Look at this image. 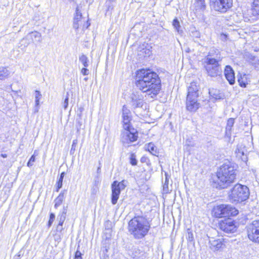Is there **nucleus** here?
Wrapping results in <instances>:
<instances>
[{
	"instance_id": "b1692460",
	"label": "nucleus",
	"mask_w": 259,
	"mask_h": 259,
	"mask_svg": "<svg viewBox=\"0 0 259 259\" xmlns=\"http://www.w3.org/2000/svg\"><path fill=\"white\" fill-rule=\"evenodd\" d=\"M238 82L240 87L242 88H246L247 84L249 82L248 76L246 74L241 75L238 78Z\"/></svg>"
},
{
	"instance_id": "6e6552de",
	"label": "nucleus",
	"mask_w": 259,
	"mask_h": 259,
	"mask_svg": "<svg viewBox=\"0 0 259 259\" xmlns=\"http://www.w3.org/2000/svg\"><path fill=\"white\" fill-rule=\"evenodd\" d=\"M205 63V68L208 76L211 77H217L222 75V69L220 62H215L214 60H208V62H204Z\"/></svg>"
},
{
	"instance_id": "0e129e2a",
	"label": "nucleus",
	"mask_w": 259,
	"mask_h": 259,
	"mask_svg": "<svg viewBox=\"0 0 259 259\" xmlns=\"http://www.w3.org/2000/svg\"><path fill=\"white\" fill-rule=\"evenodd\" d=\"M88 79V78H85L84 80H87Z\"/></svg>"
},
{
	"instance_id": "8fccbe9b",
	"label": "nucleus",
	"mask_w": 259,
	"mask_h": 259,
	"mask_svg": "<svg viewBox=\"0 0 259 259\" xmlns=\"http://www.w3.org/2000/svg\"><path fill=\"white\" fill-rule=\"evenodd\" d=\"M61 239V238L60 235L56 234L55 235V241H57L58 242H60Z\"/></svg>"
},
{
	"instance_id": "4d7b16f0",
	"label": "nucleus",
	"mask_w": 259,
	"mask_h": 259,
	"mask_svg": "<svg viewBox=\"0 0 259 259\" xmlns=\"http://www.w3.org/2000/svg\"><path fill=\"white\" fill-rule=\"evenodd\" d=\"M60 189V188H58V187H57V186H56V192H59V191Z\"/></svg>"
},
{
	"instance_id": "58836bf2",
	"label": "nucleus",
	"mask_w": 259,
	"mask_h": 259,
	"mask_svg": "<svg viewBox=\"0 0 259 259\" xmlns=\"http://www.w3.org/2000/svg\"><path fill=\"white\" fill-rule=\"evenodd\" d=\"M68 101H69V94L68 93H67L66 97L64 99L63 103H62V106L65 109H66L68 105Z\"/></svg>"
},
{
	"instance_id": "37998d69",
	"label": "nucleus",
	"mask_w": 259,
	"mask_h": 259,
	"mask_svg": "<svg viewBox=\"0 0 259 259\" xmlns=\"http://www.w3.org/2000/svg\"><path fill=\"white\" fill-rule=\"evenodd\" d=\"M81 255V253L79 251L77 250L75 254L74 259H82Z\"/></svg>"
},
{
	"instance_id": "f8f14e48",
	"label": "nucleus",
	"mask_w": 259,
	"mask_h": 259,
	"mask_svg": "<svg viewBox=\"0 0 259 259\" xmlns=\"http://www.w3.org/2000/svg\"><path fill=\"white\" fill-rule=\"evenodd\" d=\"M122 117L123 128L129 129L132 128L131 125L132 120L131 112L125 105H124L122 107Z\"/></svg>"
},
{
	"instance_id": "39448f33",
	"label": "nucleus",
	"mask_w": 259,
	"mask_h": 259,
	"mask_svg": "<svg viewBox=\"0 0 259 259\" xmlns=\"http://www.w3.org/2000/svg\"><path fill=\"white\" fill-rule=\"evenodd\" d=\"M212 213L215 217L219 218L235 216L238 211L231 205L221 204L213 207Z\"/></svg>"
},
{
	"instance_id": "4468645a",
	"label": "nucleus",
	"mask_w": 259,
	"mask_h": 259,
	"mask_svg": "<svg viewBox=\"0 0 259 259\" xmlns=\"http://www.w3.org/2000/svg\"><path fill=\"white\" fill-rule=\"evenodd\" d=\"M199 107V103H198L197 98L187 97L186 108L191 112H195Z\"/></svg>"
},
{
	"instance_id": "7c9ffc66",
	"label": "nucleus",
	"mask_w": 259,
	"mask_h": 259,
	"mask_svg": "<svg viewBox=\"0 0 259 259\" xmlns=\"http://www.w3.org/2000/svg\"><path fill=\"white\" fill-rule=\"evenodd\" d=\"M31 42L30 39L28 37V35H27L25 37H24L23 39H21L20 41V47H21L22 49H24L28 47V46L30 44Z\"/></svg>"
},
{
	"instance_id": "4be33fe9",
	"label": "nucleus",
	"mask_w": 259,
	"mask_h": 259,
	"mask_svg": "<svg viewBox=\"0 0 259 259\" xmlns=\"http://www.w3.org/2000/svg\"><path fill=\"white\" fill-rule=\"evenodd\" d=\"M28 37L30 39L32 42H41V34L37 31L31 32L27 34Z\"/></svg>"
},
{
	"instance_id": "c85d7f7f",
	"label": "nucleus",
	"mask_w": 259,
	"mask_h": 259,
	"mask_svg": "<svg viewBox=\"0 0 259 259\" xmlns=\"http://www.w3.org/2000/svg\"><path fill=\"white\" fill-rule=\"evenodd\" d=\"M234 124V119L233 118H229L228 120L226 127V134L228 136H230L231 135V131L232 130V127L233 126Z\"/></svg>"
},
{
	"instance_id": "f257e3e1",
	"label": "nucleus",
	"mask_w": 259,
	"mask_h": 259,
	"mask_svg": "<svg viewBox=\"0 0 259 259\" xmlns=\"http://www.w3.org/2000/svg\"><path fill=\"white\" fill-rule=\"evenodd\" d=\"M136 85L139 90L155 97L161 89V80L158 74L150 69H142L137 71Z\"/></svg>"
},
{
	"instance_id": "09e8293b",
	"label": "nucleus",
	"mask_w": 259,
	"mask_h": 259,
	"mask_svg": "<svg viewBox=\"0 0 259 259\" xmlns=\"http://www.w3.org/2000/svg\"><path fill=\"white\" fill-rule=\"evenodd\" d=\"M63 230V225H60V224L58 223V225L57 227V231L59 232H61Z\"/></svg>"
},
{
	"instance_id": "680f3d73",
	"label": "nucleus",
	"mask_w": 259,
	"mask_h": 259,
	"mask_svg": "<svg viewBox=\"0 0 259 259\" xmlns=\"http://www.w3.org/2000/svg\"><path fill=\"white\" fill-rule=\"evenodd\" d=\"M143 159V158H141V162H143V161H144V159Z\"/></svg>"
},
{
	"instance_id": "603ef678",
	"label": "nucleus",
	"mask_w": 259,
	"mask_h": 259,
	"mask_svg": "<svg viewBox=\"0 0 259 259\" xmlns=\"http://www.w3.org/2000/svg\"><path fill=\"white\" fill-rule=\"evenodd\" d=\"M76 15L82 16L80 11L79 10L78 7L76 8Z\"/></svg>"
},
{
	"instance_id": "2f4dec72",
	"label": "nucleus",
	"mask_w": 259,
	"mask_h": 259,
	"mask_svg": "<svg viewBox=\"0 0 259 259\" xmlns=\"http://www.w3.org/2000/svg\"><path fill=\"white\" fill-rule=\"evenodd\" d=\"M79 61L82 63L84 67H88L89 66V60L86 55L84 54L80 55L79 57Z\"/></svg>"
},
{
	"instance_id": "c9c22d12",
	"label": "nucleus",
	"mask_w": 259,
	"mask_h": 259,
	"mask_svg": "<svg viewBox=\"0 0 259 259\" xmlns=\"http://www.w3.org/2000/svg\"><path fill=\"white\" fill-rule=\"evenodd\" d=\"M41 95L39 91H35V106L36 107L39 106V100L41 98Z\"/></svg>"
},
{
	"instance_id": "3c124183",
	"label": "nucleus",
	"mask_w": 259,
	"mask_h": 259,
	"mask_svg": "<svg viewBox=\"0 0 259 259\" xmlns=\"http://www.w3.org/2000/svg\"><path fill=\"white\" fill-rule=\"evenodd\" d=\"M82 18V16H79L75 15L74 18V20L80 21L81 19Z\"/></svg>"
},
{
	"instance_id": "a18cd8bd",
	"label": "nucleus",
	"mask_w": 259,
	"mask_h": 259,
	"mask_svg": "<svg viewBox=\"0 0 259 259\" xmlns=\"http://www.w3.org/2000/svg\"><path fill=\"white\" fill-rule=\"evenodd\" d=\"M79 22L78 21L74 20L73 27L74 29H77L80 25Z\"/></svg>"
},
{
	"instance_id": "bb28decb",
	"label": "nucleus",
	"mask_w": 259,
	"mask_h": 259,
	"mask_svg": "<svg viewBox=\"0 0 259 259\" xmlns=\"http://www.w3.org/2000/svg\"><path fill=\"white\" fill-rule=\"evenodd\" d=\"M67 206H64L62 212L59 214L58 219L59 220V224L60 225H63V223L66 219V215L67 213Z\"/></svg>"
},
{
	"instance_id": "79ce46f5",
	"label": "nucleus",
	"mask_w": 259,
	"mask_h": 259,
	"mask_svg": "<svg viewBox=\"0 0 259 259\" xmlns=\"http://www.w3.org/2000/svg\"><path fill=\"white\" fill-rule=\"evenodd\" d=\"M192 36L196 38H199L200 37V33L198 31H192Z\"/></svg>"
},
{
	"instance_id": "4c0bfd02",
	"label": "nucleus",
	"mask_w": 259,
	"mask_h": 259,
	"mask_svg": "<svg viewBox=\"0 0 259 259\" xmlns=\"http://www.w3.org/2000/svg\"><path fill=\"white\" fill-rule=\"evenodd\" d=\"M77 144H78V141L76 139L75 140H74L72 142V146H71V150H70V153L71 154H73L74 152V151L76 149V147L77 145Z\"/></svg>"
},
{
	"instance_id": "dca6fc26",
	"label": "nucleus",
	"mask_w": 259,
	"mask_h": 259,
	"mask_svg": "<svg viewBox=\"0 0 259 259\" xmlns=\"http://www.w3.org/2000/svg\"><path fill=\"white\" fill-rule=\"evenodd\" d=\"M116 181H114L111 185L112 188V197H111V202L114 205L117 202V200L119 198V196L120 194L121 190L116 185Z\"/></svg>"
},
{
	"instance_id": "0eeeda50",
	"label": "nucleus",
	"mask_w": 259,
	"mask_h": 259,
	"mask_svg": "<svg viewBox=\"0 0 259 259\" xmlns=\"http://www.w3.org/2000/svg\"><path fill=\"white\" fill-rule=\"evenodd\" d=\"M247 233L250 240L259 243V220H254L247 225Z\"/></svg>"
},
{
	"instance_id": "e2e57ef3",
	"label": "nucleus",
	"mask_w": 259,
	"mask_h": 259,
	"mask_svg": "<svg viewBox=\"0 0 259 259\" xmlns=\"http://www.w3.org/2000/svg\"><path fill=\"white\" fill-rule=\"evenodd\" d=\"M143 159V158H141V162H143V161H144V159Z\"/></svg>"
},
{
	"instance_id": "a211bd4d",
	"label": "nucleus",
	"mask_w": 259,
	"mask_h": 259,
	"mask_svg": "<svg viewBox=\"0 0 259 259\" xmlns=\"http://www.w3.org/2000/svg\"><path fill=\"white\" fill-rule=\"evenodd\" d=\"M224 74L227 80L231 85L235 83V74L230 66H226L224 70Z\"/></svg>"
},
{
	"instance_id": "6e6d98bb",
	"label": "nucleus",
	"mask_w": 259,
	"mask_h": 259,
	"mask_svg": "<svg viewBox=\"0 0 259 259\" xmlns=\"http://www.w3.org/2000/svg\"><path fill=\"white\" fill-rule=\"evenodd\" d=\"M1 156L3 158H6L7 157V155L6 154H2Z\"/></svg>"
},
{
	"instance_id": "c756f323",
	"label": "nucleus",
	"mask_w": 259,
	"mask_h": 259,
	"mask_svg": "<svg viewBox=\"0 0 259 259\" xmlns=\"http://www.w3.org/2000/svg\"><path fill=\"white\" fill-rule=\"evenodd\" d=\"M10 71L7 68L0 67V80L4 79L8 77L10 75Z\"/></svg>"
},
{
	"instance_id": "72a5a7b5",
	"label": "nucleus",
	"mask_w": 259,
	"mask_h": 259,
	"mask_svg": "<svg viewBox=\"0 0 259 259\" xmlns=\"http://www.w3.org/2000/svg\"><path fill=\"white\" fill-rule=\"evenodd\" d=\"M186 239L189 242H192L193 240V234L192 231L190 229H187Z\"/></svg>"
},
{
	"instance_id": "e433bc0d",
	"label": "nucleus",
	"mask_w": 259,
	"mask_h": 259,
	"mask_svg": "<svg viewBox=\"0 0 259 259\" xmlns=\"http://www.w3.org/2000/svg\"><path fill=\"white\" fill-rule=\"evenodd\" d=\"M125 181L124 180H123L120 182H118L117 181H116V185L117 187H118L120 190H123L126 185L125 184Z\"/></svg>"
},
{
	"instance_id": "a19ab883",
	"label": "nucleus",
	"mask_w": 259,
	"mask_h": 259,
	"mask_svg": "<svg viewBox=\"0 0 259 259\" xmlns=\"http://www.w3.org/2000/svg\"><path fill=\"white\" fill-rule=\"evenodd\" d=\"M35 156L34 155H33L31 156L28 162H27V166L28 167L32 166L33 165V163L35 161Z\"/></svg>"
},
{
	"instance_id": "ddd939ff",
	"label": "nucleus",
	"mask_w": 259,
	"mask_h": 259,
	"mask_svg": "<svg viewBox=\"0 0 259 259\" xmlns=\"http://www.w3.org/2000/svg\"><path fill=\"white\" fill-rule=\"evenodd\" d=\"M214 60L215 62H220L222 60L220 52L219 50L212 48L209 52L208 55L205 58L204 62H208V60Z\"/></svg>"
},
{
	"instance_id": "a878e982",
	"label": "nucleus",
	"mask_w": 259,
	"mask_h": 259,
	"mask_svg": "<svg viewBox=\"0 0 259 259\" xmlns=\"http://www.w3.org/2000/svg\"><path fill=\"white\" fill-rule=\"evenodd\" d=\"M172 26L178 34H182L183 33V30L180 25V21L177 18L173 20Z\"/></svg>"
},
{
	"instance_id": "6ab92c4d",
	"label": "nucleus",
	"mask_w": 259,
	"mask_h": 259,
	"mask_svg": "<svg viewBox=\"0 0 259 259\" xmlns=\"http://www.w3.org/2000/svg\"><path fill=\"white\" fill-rule=\"evenodd\" d=\"M245 147L243 144H239L237 145L235 153L237 157L241 158L244 161H246L247 159L246 155H245Z\"/></svg>"
},
{
	"instance_id": "1a4fd4ad",
	"label": "nucleus",
	"mask_w": 259,
	"mask_h": 259,
	"mask_svg": "<svg viewBox=\"0 0 259 259\" xmlns=\"http://www.w3.org/2000/svg\"><path fill=\"white\" fill-rule=\"evenodd\" d=\"M138 132L134 128L124 129L121 134V141L125 145L135 142L138 138Z\"/></svg>"
},
{
	"instance_id": "423d86ee",
	"label": "nucleus",
	"mask_w": 259,
	"mask_h": 259,
	"mask_svg": "<svg viewBox=\"0 0 259 259\" xmlns=\"http://www.w3.org/2000/svg\"><path fill=\"white\" fill-rule=\"evenodd\" d=\"M233 6V0H210V6L214 11L224 13Z\"/></svg>"
},
{
	"instance_id": "f03ea898",
	"label": "nucleus",
	"mask_w": 259,
	"mask_h": 259,
	"mask_svg": "<svg viewBox=\"0 0 259 259\" xmlns=\"http://www.w3.org/2000/svg\"><path fill=\"white\" fill-rule=\"evenodd\" d=\"M237 174V167L234 164L229 162L223 164L217 171L213 187L218 189L227 188L235 182Z\"/></svg>"
},
{
	"instance_id": "20e7f679",
	"label": "nucleus",
	"mask_w": 259,
	"mask_h": 259,
	"mask_svg": "<svg viewBox=\"0 0 259 259\" xmlns=\"http://www.w3.org/2000/svg\"><path fill=\"white\" fill-rule=\"evenodd\" d=\"M249 196L248 188L240 184L235 185L229 195L230 200L233 202H241L246 200Z\"/></svg>"
},
{
	"instance_id": "cd10ccee",
	"label": "nucleus",
	"mask_w": 259,
	"mask_h": 259,
	"mask_svg": "<svg viewBox=\"0 0 259 259\" xmlns=\"http://www.w3.org/2000/svg\"><path fill=\"white\" fill-rule=\"evenodd\" d=\"M146 149L148 150L151 154L154 156H157L158 151L156 147L152 143H149L146 145Z\"/></svg>"
},
{
	"instance_id": "864d4df0",
	"label": "nucleus",
	"mask_w": 259,
	"mask_h": 259,
	"mask_svg": "<svg viewBox=\"0 0 259 259\" xmlns=\"http://www.w3.org/2000/svg\"><path fill=\"white\" fill-rule=\"evenodd\" d=\"M65 175V172H61V174H60V176L59 180L63 181V179L64 178Z\"/></svg>"
},
{
	"instance_id": "5fc2aeb1",
	"label": "nucleus",
	"mask_w": 259,
	"mask_h": 259,
	"mask_svg": "<svg viewBox=\"0 0 259 259\" xmlns=\"http://www.w3.org/2000/svg\"><path fill=\"white\" fill-rule=\"evenodd\" d=\"M115 1L116 0H107L106 1H107V4H108V3H112L113 2H115Z\"/></svg>"
},
{
	"instance_id": "c03bdc74",
	"label": "nucleus",
	"mask_w": 259,
	"mask_h": 259,
	"mask_svg": "<svg viewBox=\"0 0 259 259\" xmlns=\"http://www.w3.org/2000/svg\"><path fill=\"white\" fill-rule=\"evenodd\" d=\"M81 73L83 75H87L89 74V70L86 67H84L81 70Z\"/></svg>"
},
{
	"instance_id": "473e14b6",
	"label": "nucleus",
	"mask_w": 259,
	"mask_h": 259,
	"mask_svg": "<svg viewBox=\"0 0 259 259\" xmlns=\"http://www.w3.org/2000/svg\"><path fill=\"white\" fill-rule=\"evenodd\" d=\"M197 3V7L198 8L203 11L205 9L206 5L204 3V0H195Z\"/></svg>"
},
{
	"instance_id": "de8ad7c7",
	"label": "nucleus",
	"mask_w": 259,
	"mask_h": 259,
	"mask_svg": "<svg viewBox=\"0 0 259 259\" xmlns=\"http://www.w3.org/2000/svg\"><path fill=\"white\" fill-rule=\"evenodd\" d=\"M106 6L107 7L108 11H109L110 10H112L113 6L112 5V3H110L107 4V2H106Z\"/></svg>"
},
{
	"instance_id": "13d9d810",
	"label": "nucleus",
	"mask_w": 259,
	"mask_h": 259,
	"mask_svg": "<svg viewBox=\"0 0 259 259\" xmlns=\"http://www.w3.org/2000/svg\"><path fill=\"white\" fill-rule=\"evenodd\" d=\"M90 25V23H89L88 22H87V26L86 28H87Z\"/></svg>"
},
{
	"instance_id": "49530a36",
	"label": "nucleus",
	"mask_w": 259,
	"mask_h": 259,
	"mask_svg": "<svg viewBox=\"0 0 259 259\" xmlns=\"http://www.w3.org/2000/svg\"><path fill=\"white\" fill-rule=\"evenodd\" d=\"M63 185V181L58 180L57 182L56 183V186L58 187V188H61Z\"/></svg>"
},
{
	"instance_id": "f704fd0d",
	"label": "nucleus",
	"mask_w": 259,
	"mask_h": 259,
	"mask_svg": "<svg viewBox=\"0 0 259 259\" xmlns=\"http://www.w3.org/2000/svg\"><path fill=\"white\" fill-rule=\"evenodd\" d=\"M130 163L132 165H136L137 164V160L136 159V155L134 153H132L130 157Z\"/></svg>"
},
{
	"instance_id": "9d476101",
	"label": "nucleus",
	"mask_w": 259,
	"mask_h": 259,
	"mask_svg": "<svg viewBox=\"0 0 259 259\" xmlns=\"http://www.w3.org/2000/svg\"><path fill=\"white\" fill-rule=\"evenodd\" d=\"M219 228L226 233H233L236 231V226L230 219L222 221L219 224Z\"/></svg>"
},
{
	"instance_id": "412c9836",
	"label": "nucleus",
	"mask_w": 259,
	"mask_h": 259,
	"mask_svg": "<svg viewBox=\"0 0 259 259\" xmlns=\"http://www.w3.org/2000/svg\"><path fill=\"white\" fill-rule=\"evenodd\" d=\"M66 193L67 190H63L61 192L59 196L55 199L54 207L55 208H57L59 206L61 205L63 201L65 200Z\"/></svg>"
},
{
	"instance_id": "f3484780",
	"label": "nucleus",
	"mask_w": 259,
	"mask_h": 259,
	"mask_svg": "<svg viewBox=\"0 0 259 259\" xmlns=\"http://www.w3.org/2000/svg\"><path fill=\"white\" fill-rule=\"evenodd\" d=\"M199 87L196 82H192L188 87L187 97H198Z\"/></svg>"
},
{
	"instance_id": "9b49d317",
	"label": "nucleus",
	"mask_w": 259,
	"mask_h": 259,
	"mask_svg": "<svg viewBox=\"0 0 259 259\" xmlns=\"http://www.w3.org/2000/svg\"><path fill=\"white\" fill-rule=\"evenodd\" d=\"M127 252L129 256L133 259H147V253L136 246H133L127 250Z\"/></svg>"
},
{
	"instance_id": "5701e85b",
	"label": "nucleus",
	"mask_w": 259,
	"mask_h": 259,
	"mask_svg": "<svg viewBox=\"0 0 259 259\" xmlns=\"http://www.w3.org/2000/svg\"><path fill=\"white\" fill-rule=\"evenodd\" d=\"M252 15L259 18V0H254L251 8Z\"/></svg>"
},
{
	"instance_id": "bf43d9fd",
	"label": "nucleus",
	"mask_w": 259,
	"mask_h": 259,
	"mask_svg": "<svg viewBox=\"0 0 259 259\" xmlns=\"http://www.w3.org/2000/svg\"><path fill=\"white\" fill-rule=\"evenodd\" d=\"M104 251L107 252L108 251V249L106 247H105Z\"/></svg>"
},
{
	"instance_id": "052dcab7",
	"label": "nucleus",
	"mask_w": 259,
	"mask_h": 259,
	"mask_svg": "<svg viewBox=\"0 0 259 259\" xmlns=\"http://www.w3.org/2000/svg\"><path fill=\"white\" fill-rule=\"evenodd\" d=\"M100 170V167H99L97 169V171L99 172Z\"/></svg>"
},
{
	"instance_id": "2eb2a0df",
	"label": "nucleus",
	"mask_w": 259,
	"mask_h": 259,
	"mask_svg": "<svg viewBox=\"0 0 259 259\" xmlns=\"http://www.w3.org/2000/svg\"><path fill=\"white\" fill-rule=\"evenodd\" d=\"M132 106L134 108H142L144 103L142 95L133 94L132 96Z\"/></svg>"
},
{
	"instance_id": "aec40b11",
	"label": "nucleus",
	"mask_w": 259,
	"mask_h": 259,
	"mask_svg": "<svg viewBox=\"0 0 259 259\" xmlns=\"http://www.w3.org/2000/svg\"><path fill=\"white\" fill-rule=\"evenodd\" d=\"M210 247L211 249L218 250L222 247L224 245L223 239H219L217 240L211 239L209 240Z\"/></svg>"
},
{
	"instance_id": "7ed1b4c3",
	"label": "nucleus",
	"mask_w": 259,
	"mask_h": 259,
	"mask_svg": "<svg viewBox=\"0 0 259 259\" xmlns=\"http://www.w3.org/2000/svg\"><path fill=\"white\" fill-rule=\"evenodd\" d=\"M150 224L146 217L135 216L128 222V232L135 239H142L148 233Z\"/></svg>"
},
{
	"instance_id": "393cba45",
	"label": "nucleus",
	"mask_w": 259,
	"mask_h": 259,
	"mask_svg": "<svg viewBox=\"0 0 259 259\" xmlns=\"http://www.w3.org/2000/svg\"><path fill=\"white\" fill-rule=\"evenodd\" d=\"M165 181L163 185V191L164 193L167 194L171 191V185L169 186V180L168 178V175L167 174L165 175Z\"/></svg>"
},
{
	"instance_id": "ea45409f",
	"label": "nucleus",
	"mask_w": 259,
	"mask_h": 259,
	"mask_svg": "<svg viewBox=\"0 0 259 259\" xmlns=\"http://www.w3.org/2000/svg\"><path fill=\"white\" fill-rule=\"evenodd\" d=\"M55 219V214L53 213H51L50 214V219H49V221L48 222V225L49 227H50L52 226V224H53Z\"/></svg>"
}]
</instances>
